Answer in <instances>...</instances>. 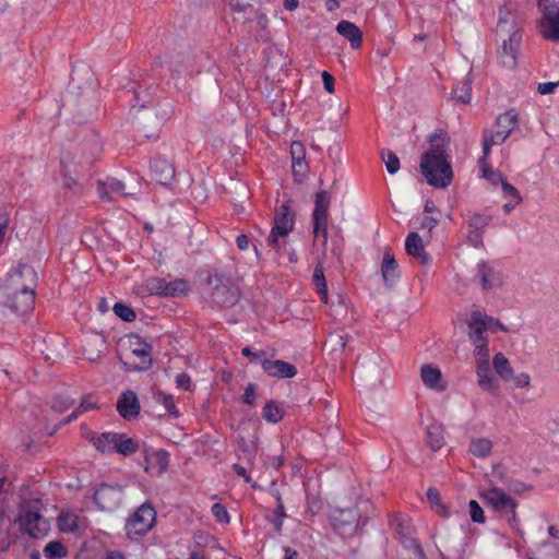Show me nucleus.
<instances>
[{
	"mask_svg": "<svg viewBox=\"0 0 559 559\" xmlns=\"http://www.w3.org/2000/svg\"><path fill=\"white\" fill-rule=\"evenodd\" d=\"M478 386L492 395L499 394V382L493 376L490 364L475 365Z\"/></svg>",
	"mask_w": 559,
	"mask_h": 559,
	"instance_id": "obj_20",
	"label": "nucleus"
},
{
	"mask_svg": "<svg viewBox=\"0 0 559 559\" xmlns=\"http://www.w3.org/2000/svg\"><path fill=\"white\" fill-rule=\"evenodd\" d=\"M336 32L349 41L353 49H358L361 46L362 33L354 23L341 21L336 25Z\"/></svg>",
	"mask_w": 559,
	"mask_h": 559,
	"instance_id": "obj_24",
	"label": "nucleus"
},
{
	"mask_svg": "<svg viewBox=\"0 0 559 559\" xmlns=\"http://www.w3.org/2000/svg\"><path fill=\"white\" fill-rule=\"evenodd\" d=\"M405 250L408 255L418 260L423 265L430 261L429 254L425 251L421 237L417 233H409L405 240Z\"/></svg>",
	"mask_w": 559,
	"mask_h": 559,
	"instance_id": "obj_22",
	"label": "nucleus"
},
{
	"mask_svg": "<svg viewBox=\"0 0 559 559\" xmlns=\"http://www.w3.org/2000/svg\"><path fill=\"white\" fill-rule=\"evenodd\" d=\"M44 554L48 559H61L67 556V549L60 542L53 540L45 546Z\"/></svg>",
	"mask_w": 559,
	"mask_h": 559,
	"instance_id": "obj_41",
	"label": "nucleus"
},
{
	"mask_svg": "<svg viewBox=\"0 0 559 559\" xmlns=\"http://www.w3.org/2000/svg\"><path fill=\"white\" fill-rule=\"evenodd\" d=\"M312 282L316 285L317 292L320 295L321 299L326 304L328 302V288L326 282L323 272V264L319 261L314 267V272L312 275Z\"/></svg>",
	"mask_w": 559,
	"mask_h": 559,
	"instance_id": "obj_32",
	"label": "nucleus"
},
{
	"mask_svg": "<svg viewBox=\"0 0 559 559\" xmlns=\"http://www.w3.org/2000/svg\"><path fill=\"white\" fill-rule=\"evenodd\" d=\"M96 407H97V404H96V401L94 400V397L92 395H86L82 399L78 408L75 411H73L67 417V419L63 421V424L71 423L72 420L76 419L80 414L91 411V409H94Z\"/></svg>",
	"mask_w": 559,
	"mask_h": 559,
	"instance_id": "obj_38",
	"label": "nucleus"
},
{
	"mask_svg": "<svg viewBox=\"0 0 559 559\" xmlns=\"http://www.w3.org/2000/svg\"><path fill=\"white\" fill-rule=\"evenodd\" d=\"M61 176H62L63 187L68 190H72L75 192L78 182L75 181V179L72 176H70V174L68 173V170L63 164H62V168H61Z\"/></svg>",
	"mask_w": 559,
	"mask_h": 559,
	"instance_id": "obj_56",
	"label": "nucleus"
},
{
	"mask_svg": "<svg viewBox=\"0 0 559 559\" xmlns=\"http://www.w3.org/2000/svg\"><path fill=\"white\" fill-rule=\"evenodd\" d=\"M484 231L479 229L468 228L467 241L475 248L483 246Z\"/></svg>",
	"mask_w": 559,
	"mask_h": 559,
	"instance_id": "obj_54",
	"label": "nucleus"
},
{
	"mask_svg": "<svg viewBox=\"0 0 559 559\" xmlns=\"http://www.w3.org/2000/svg\"><path fill=\"white\" fill-rule=\"evenodd\" d=\"M383 159H384L385 167H386V170L389 171V174L393 175V174L399 171V169H400V159H399V157L396 156L395 153L389 152L386 154V157L383 158Z\"/></svg>",
	"mask_w": 559,
	"mask_h": 559,
	"instance_id": "obj_51",
	"label": "nucleus"
},
{
	"mask_svg": "<svg viewBox=\"0 0 559 559\" xmlns=\"http://www.w3.org/2000/svg\"><path fill=\"white\" fill-rule=\"evenodd\" d=\"M469 516L473 522L475 523H485V515L481 507L478 504L477 501L471 500L469 503Z\"/></svg>",
	"mask_w": 559,
	"mask_h": 559,
	"instance_id": "obj_49",
	"label": "nucleus"
},
{
	"mask_svg": "<svg viewBox=\"0 0 559 559\" xmlns=\"http://www.w3.org/2000/svg\"><path fill=\"white\" fill-rule=\"evenodd\" d=\"M559 85L558 82H546V83H539L537 86V91L542 95H547L554 93L555 88Z\"/></svg>",
	"mask_w": 559,
	"mask_h": 559,
	"instance_id": "obj_61",
	"label": "nucleus"
},
{
	"mask_svg": "<svg viewBox=\"0 0 559 559\" xmlns=\"http://www.w3.org/2000/svg\"><path fill=\"white\" fill-rule=\"evenodd\" d=\"M176 383H177L178 388H181V389H185V390H189L190 389V384H191V380H190V377L187 373H179L176 377Z\"/></svg>",
	"mask_w": 559,
	"mask_h": 559,
	"instance_id": "obj_63",
	"label": "nucleus"
},
{
	"mask_svg": "<svg viewBox=\"0 0 559 559\" xmlns=\"http://www.w3.org/2000/svg\"><path fill=\"white\" fill-rule=\"evenodd\" d=\"M114 312L117 317L122 319L126 322H132L135 320V312L134 310L121 302H117L114 306Z\"/></svg>",
	"mask_w": 559,
	"mask_h": 559,
	"instance_id": "obj_45",
	"label": "nucleus"
},
{
	"mask_svg": "<svg viewBox=\"0 0 559 559\" xmlns=\"http://www.w3.org/2000/svg\"><path fill=\"white\" fill-rule=\"evenodd\" d=\"M145 287L150 294H152V295L155 294V295H160V296H165V292L167 289L166 281L164 278H159V277L147 278L145 282Z\"/></svg>",
	"mask_w": 559,
	"mask_h": 559,
	"instance_id": "obj_44",
	"label": "nucleus"
},
{
	"mask_svg": "<svg viewBox=\"0 0 559 559\" xmlns=\"http://www.w3.org/2000/svg\"><path fill=\"white\" fill-rule=\"evenodd\" d=\"M58 527L64 533L75 532L78 530V516L71 512H61L58 518Z\"/></svg>",
	"mask_w": 559,
	"mask_h": 559,
	"instance_id": "obj_36",
	"label": "nucleus"
},
{
	"mask_svg": "<svg viewBox=\"0 0 559 559\" xmlns=\"http://www.w3.org/2000/svg\"><path fill=\"white\" fill-rule=\"evenodd\" d=\"M153 400L157 404L163 405L170 416H173L174 418L179 417V411L177 409L174 397L171 395L166 394L162 391H156L153 393Z\"/></svg>",
	"mask_w": 559,
	"mask_h": 559,
	"instance_id": "obj_34",
	"label": "nucleus"
},
{
	"mask_svg": "<svg viewBox=\"0 0 559 559\" xmlns=\"http://www.w3.org/2000/svg\"><path fill=\"white\" fill-rule=\"evenodd\" d=\"M118 433L116 432H104L92 438L94 447L103 453H114L116 449V441Z\"/></svg>",
	"mask_w": 559,
	"mask_h": 559,
	"instance_id": "obj_28",
	"label": "nucleus"
},
{
	"mask_svg": "<svg viewBox=\"0 0 559 559\" xmlns=\"http://www.w3.org/2000/svg\"><path fill=\"white\" fill-rule=\"evenodd\" d=\"M477 274L480 278L481 287L485 290L501 287L503 284V274L487 261L478 263Z\"/></svg>",
	"mask_w": 559,
	"mask_h": 559,
	"instance_id": "obj_16",
	"label": "nucleus"
},
{
	"mask_svg": "<svg viewBox=\"0 0 559 559\" xmlns=\"http://www.w3.org/2000/svg\"><path fill=\"white\" fill-rule=\"evenodd\" d=\"M427 499L437 513L443 518L449 516L447 507L441 502L440 493L436 488L430 487L427 490Z\"/></svg>",
	"mask_w": 559,
	"mask_h": 559,
	"instance_id": "obj_39",
	"label": "nucleus"
},
{
	"mask_svg": "<svg viewBox=\"0 0 559 559\" xmlns=\"http://www.w3.org/2000/svg\"><path fill=\"white\" fill-rule=\"evenodd\" d=\"M493 444L488 438L472 439L469 452L478 459H487L492 453Z\"/></svg>",
	"mask_w": 559,
	"mask_h": 559,
	"instance_id": "obj_30",
	"label": "nucleus"
},
{
	"mask_svg": "<svg viewBox=\"0 0 559 559\" xmlns=\"http://www.w3.org/2000/svg\"><path fill=\"white\" fill-rule=\"evenodd\" d=\"M472 82L473 78L471 73H468L460 84L453 88L452 95L453 97L463 103V104H469L471 103V93H472Z\"/></svg>",
	"mask_w": 559,
	"mask_h": 559,
	"instance_id": "obj_31",
	"label": "nucleus"
},
{
	"mask_svg": "<svg viewBox=\"0 0 559 559\" xmlns=\"http://www.w3.org/2000/svg\"><path fill=\"white\" fill-rule=\"evenodd\" d=\"M139 450V442L132 438H128L123 433H118V439L116 441L115 452H118L122 455H131Z\"/></svg>",
	"mask_w": 559,
	"mask_h": 559,
	"instance_id": "obj_33",
	"label": "nucleus"
},
{
	"mask_svg": "<svg viewBox=\"0 0 559 559\" xmlns=\"http://www.w3.org/2000/svg\"><path fill=\"white\" fill-rule=\"evenodd\" d=\"M26 278L29 281L28 285H22L11 301V309L20 314H24L33 309L35 302V281L36 272L29 265H19L17 269L11 274L13 283L19 284L20 280Z\"/></svg>",
	"mask_w": 559,
	"mask_h": 559,
	"instance_id": "obj_3",
	"label": "nucleus"
},
{
	"mask_svg": "<svg viewBox=\"0 0 559 559\" xmlns=\"http://www.w3.org/2000/svg\"><path fill=\"white\" fill-rule=\"evenodd\" d=\"M490 221H491L490 215L474 213L468 216L467 225H468V228L479 229V230L484 231L485 228L489 225Z\"/></svg>",
	"mask_w": 559,
	"mask_h": 559,
	"instance_id": "obj_43",
	"label": "nucleus"
},
{
	"mask_svg": "<svg viewBox=\"0 0 559 559\" xmlns=\"http://www.w3.org/2000/svg\"><path fill=\"white\" fill-rule=\"evenodd\" d=\"M479 497L487 507L506 518L507 522L511 526H515L518 524L515 511L518 502L503 489L492 486L487 490L480 491Z\"/></svg>",
	"mask_w": 559,
	"mask_h": 559,
	"instance_id": "obj_5",
	"label": "nucleus"
},
{
	"mask_svg": "<svg viewBox=\"0 0 559 559\" xmlns=\"http://www.w3.org/2000/svg\"><path fill=\"white\" fill-rule=\"evenodd\" d=\"M492 366L498 376L507 382L513 378V368L511 367L508 358L502 353H497L492 359Z\"/></svg>",
	"mask_w": 559,
	"mask_h": 559,
	"instance_id": "obj_29",
	"label": "nucleus"
},
{
	"mask_svg": "<svg viewBox=\"0 0 559 559\" xmlns=\"http://www.w3.org/2000/svg\"><path fill=\"white\" fill-rule=\"evenodd\" d=\"M290 153L293 158V166H302L306 156L302 143L298 141L293 142L290 145Z\"/></svg>",
	"mask_w": 559,
	"mask_h": 559,
	"instance_id": "obj_46",
	"label": "nucleus"
},
{
	"mask_svg": "<svg viewBox=\"0 0 559 559\" xmlns=\"http://www.w3.org/2000/svg\"><path fill=\"white\" fill-rule=\"evenodd\" d=\"M420 170L427 182L436 188L448 187L453 178L451 165L448 163L441 145H433L423 154Z\"/></svg>",
	"mask_w": 559,
	"mask_h": 559,
	"instance_id": "obj_1",
	"label": "nucleus"
},
{
	"mask_svg": "<svg viewBox=\"0 0 559 559\" xmlns=\"http://www.w3.org/2000/svg\"><path fill=\"white\" fill-rule=\"evenodd\" d=\"M493 318L487 316L480 309H474L467 322V336L472 343L488 341L487 330L490 328Z\"/></svg>",
	"mask_w": 559,
	"mask_h": 559,
	"instance_id": "obj_14",
	"label": "nucleus"
},
{
	"mask_svg": "<svg viewBox=\"0 0 559 559\" xmlns=\"http://www.w3.org/2000/svg\"><path fill=\"white\" fill-rule=\"evenodd\" d=\"M518 121V114L514 110L500 115L496 120L497 130L495 132L485 130L483 133L484 155H489L492 145L502 144L516 127Z\"/></svg>",
	"mask_w": 559,
	"mask_h": 559,
	"instance_id": "obj_7",
	"label": "nucleus"
},
{
	"mask_svg": "<svg viewBox=\"0 0 559 559\" xmlns=\"http://www.w3.org/2000/svg\"><path fill=\"white\" fill-rule=\"evenodd\" d=\"M261 365L263 371L270 377L286 379L294 378L297 374V368L293 364L284 360H271L265 358L261 360Z\"/></svg>",
	"mask_w": 559,
	"mask_h": 559,
	"instance_id": "obj_17",
	"label": "nucleus"
},
{
	"mask_svg": "<svg viewBox=\"0 0 559 559\" xmlns=\"http://www.w3.org/2000/svg\"><path fill=\"white\" fill-rule=\"evenodd\" d=\"M167 289L165 296H182L189 290V283L185 280H175L173 282H166Z\"/></svg>",
	"mask_w": 559,
	"mask_h": 559,
	"instance_id": "obj_40",
	"label": "nucleus"
},
{
	"mask_svg": "<svg viewBox=\"0 0 559 559\" xmlns=\"http://www.w3.org/2000/svg\"><path fill=\"white\" fill-rule=\"evenodd\" d=\"M544 551L539 558L528 556V559H559V546L557 544H543Z\"/></svg>",
	"mask_w": 559,
	"mask_h": 559,
	"instance_id": "obj_48",
	"label": "nucleus"
},
{
	"mask_svg": "<svg viewBox=\"0 0 559 559\" xmlns=\"http://www.w3.org/2000/svg\"><path fill=\"white\" fill-rule=\"evenodd\" d=\"M16 521L20 530L34 539L45 537L50 531L49 522L38 511L37 500L21 503Z\"/></svg>",
	"mask_w": 559,
	"mask_h": 559,
	"instance_id": "obj_4",
	"label": "nucleus"
},
{
	"mask_svg": "<svg viewBox=\"0 0 559 559\" xmlns=\"http://www.w3.org/2000/svg\"><path fill=\"white\" fill-rule=\"evenodd\" d=\"M360 513L357 508L335 509L330 515L334 531L343 538L354 536L359 528Z\"/></svg>",
	"mask_w": 559,
	"mask_h": 559,
	"instance_id": "obj_9",
	"label": "nucleus"
},
{
	"mask_svg": "<svg viewBox=\"0 0 559 559\" xmlns=\"http://www.w3.org/2000/svg\"><path fill=\"white\" fill-rule=\"evenodd\" d=\"M294 212L287 204H282L275 212L274 226L266 238L267 246L278 249L280 237H286L294 228Z\"/></svg>",
	"mask_w": 559,
	"mask_h": 559,
	"instance_id": "obj_10",
	"label": "nucleus"
},
{
	"mask_svg": "<svg viewBox=\"0 0 559 559\" xmlns=\"http://www.w3.org/2000/svg\"><path fill=\"white\" fill-rule=\"evenodd\" d=\"M474 344L473 355L476 360V365L489 364V348L488 341L476 342Z\"/></svg>",
	"mask_w": 559,
	"mask_h": 559,
	"instance_id": "obj_42",
	"label": "nucleus"
},
{
	"mask_svg": "<svg viewBox=\"0 0 559 559\" xmlns=\"http://www.w3.org/2000/svg\"><path fill=\"white\" fill-rule=\"evenodd\" d=\"M146 472L155 471L156 475H162L166 472L169 465V453L163 449L152 452L145 456Z\"/></svg>",
	"mask_w": 559,
	"mask_h": 559,
	"instance_id": "obj_25",
	"label": "nucleus"
},
{
	"mask_svg": "<svg viewBox=\"0 0 559 559\" xmlns=\"http://www.w3.org/2000/svg\"><path fill=\"white\" fill-rule=\"evenodd\" d=\"M329 345L333 352H343L346 347V338L342 335L332 336L329 341Z\"/></svg>",
	"mask_w": 559,
	"mask_h": 559,
	"instance_id": "obj_57",
	"label": "nucleus"
},
{
	"mask_svg": "<svg viewBox=\"0 0 559 559\" xmlns=\"http://www.w3.org/2000/svg\"><path fill=\"white\" fill-rule=\"evenodd\" d=\"M539 23L540 35L550 41L559 43V9L557 5H546Z\"/></svg>",
	"mask_w": 559,
	"mask_h": 559,
	"instance_id": "obj_15",
	"label": "nucleus"
},
{
	"mask_svg": "<svg viewBox=\"0 0 559 559\" xmlns=\"http://www.w3.org/2000/svg\"><path fill=\"white\" fill-rule=\"evenodd\" d=\"M156 521V511L145 502L128 519L126 524L127 535L131 539H138L150 532Z\"/></svg>",
	"mask_w": 559,
	"mask_h": 559,
	"instance_id": "obj_8",
	"label": "nucleus"
},
{
	"mask_svg": "<svg viewBox=\"0 0 559 559\" xmlns=\"http://www.w3.org/2000/svg\"><path fill=\"white\" fill-rule=\"evenodd\" d=\"M255 399V385L253 383H249L245 390L242 401L248 405H252Z\"/></svg>",
	"mask_w": 559,
	"mask_h": 559,
	"instance_id": "obj_60",
	"label": "nucleus"
},
{
	"mask_svg": "<svg viewBox=\"0 0 559 559\" xmlns=\"http://www.w3.org/2000/svg\"><path fill=\"white\" fill-rule=\"evenodd\" d=\"M426 442L432 451H438L444 445L443 426L439 423H431L426 428Z\"/></svg>",
	"mask_w": 559,
	"mask_h": 559,
	"instance_id": "obj_27",
	"label": "nucleus"
},
{
	"mask_svg": "<svg viewBox=\"0 0 559 559\" xmlns=\"http://www.w3.org/2000/svg\"><path fill=\"white\" fill-rule=\"evenodd\" d=\"M501 188L506 198H512L515 201V204H520L522 202V197L519 190L510 185L507 180L502 181Z\"/></svg>",
	"mask_w": 559,
	"mask_h": 559,
	"instance_id": "obj_50",
	"label": "nucleus"
},
{
	"mask_svg": "<svg viewBox=\"0 0 559 559\" xmlns=\"http://www.w3.org/2000/svg\"><path fill=\"white\" fill-rule=\"evenodd\" d=\"M73 404V401L64 396H56L52 401L51 407L58 413H62Z\"/></svg>",
	"mask_w": 559,
	"mask_h": 559,
	"instance_id": "obj_52",
	"label": "nucleus"
},
{
	"mask_svg": "<svg viewBox=\"0 0 559 559\" xmlns=\"http://www.w3.org/2000/svg\"><path fill=\"white\" fill-rule=\"evenodd\" d=\"M122 488L102 484L94 493V501L97 507L107 512L115 511L122 501Z\"/></svg>",
	"mask_w": 559,
	"mask_h": 559,
	"instance_id": "obj_13",
	"label": "nucleus"
},
{
	"mask_svg": "<svg viewBox=\"0 0 559 559\" xmlns=\"http://www.w3.org/2000/svg\"><path fill=\"white\" fill-rule=\"evenodd\" d=\"M487 157L488 155L483 154V156L478 159V164L484 177L492 185H497L498 182L502 183V181H504L506 178L500 171L493 170L489 167V165L487 164Z\"/></svg>",
	"mask_w": 559,
	"mask_h": 559,
	"instance_id": "obj_35",
	"label": "nucleus"
},
{
	"mask_svg": "<svg viewBox=\"0 0 559 559\" xmlns=\"http://www.w3.org/2000/svg\"><path fill=\"white\" fill-rule=\"evenodd\" d=\"M242 355L251 358L252 360H257V361H260L265 359L264 356H265V353L264 352H259V353H253L251 352V349L249 347H245L242 348L241 350Z\"/></svg>",
	"mask_w": 559,
	"mask_h": 559,
	"instance_id": "obj_64",
	"label": "nucleus"
},
{
	"mask_svg": "<svg viewBox=\"0 0 559 559\" xmlns=\"http://www.w3.org/2000/svg\"><path fill=\"white\" fill-rule=\"evenodd\" d=\"M418 219H419L420 228H428L429 230H431L439 223L440 215H436V216L423 215Z\"/></svg>",
	"mask_w": 559,
	"mask_h": 559,
	"instance_id": "obj_58",
	"label": "nucleus"
},
{
	"mask_svg": "<svg viewBox=\"0 0 559 559\" xmlns=\"http://www.w3.org/2000/svg\"><path fill=\"white\" fill-rule=\"evenodd\" d=\"M511 381L515 384L516 388H527L531 382V378L527 373L522 372L520 374H514Z\"/></svg>",
	"mask_w": 559,
	"mask_h": 559,
	"instance_id": "obj_59",
	"label": "nucleus"
},
{
	"mask_svg": "<svg viewBox=\"0 0 559 559\" xmlns=\"http://www.w3.org/2000/svg\"><path fill=\"white\" fill-rule=\"evenodd\" d=\"M276 500H277V507H276L275 516L272 520V523H273V526H274L275 531L277 533H281L282 532V527H283V521H284L286 514H285V511H284V503L282 501V498H281L280 493H277Z\"/></svg>",
	"mask_w": 559,
	"mask_h": 559,
	"instance_id": "obj_47",
	"label": "nucleus"
},
{
	"mask_svg": "<svg viewBox=\"0 0 559 559\" xmlns=\"http://www.w3.org/2000/svg\"><path fill=\"white\" fill-rule=\"evenodd\" d=\"M129 344H130V350L131 354L135 357L140 358V362H130V361H123V365L127 370L132 371H142L146 370L152 365V345L146 343L141 336L139 335H130L129 336Z\"/></svg>",
	"mask_w": 559,
	"mask_h": 559,
	"instance_id": "obj_12",
	"label": "nucleus"
},
{
	"mask_svg": "<svg viewBox=\"0 0 559 559\" xmlns=\"http://www.w3.org/2000/svg\"><path fill=\"white\" fill-rule=\"evenodd\" d=\"M211 289L210 298L219 308H229L236 305L240 298L238 287L229 280L219 274H212L207 278Z\"/></svg>",
	"mask_w": 559,
	"mask_h": 559,
	"instance_id": "obj_6",
	"label": "nucleus"
},
{
	"mask_svg": "<svg viewBox=\"0 0 559 559\" xmlns=\"http://www.w3.org/2000/svg\"><path fill=\"white\" fill-rule=\"evenodd\" d=\"M168 63L175 68H180L190 64L191 58L188 53H178L177 56L169 55Z\"/></svg>",
	"mask_w": 559,
	"mask_h": 559,
	"instance_id": "obj_55",
	"label": "nucleus"
},
{
	"mask_svg": "<svg viewBox=\"0 0 559 559\" xmlns=\"http://www.w3.org/2000/svg\"><path fill=\"white\" fill-rule=\"evenodd\" d=\"M151 171L155 180L162 186H169L176 176L175 167L164 158H156L151 164Z\"/></svg>",
	"mask_w": 559,
	"mask_h": 559,
	"instance_id": "obj_21",
	"label": "nucleus"
},
{
	"mask_svg": "<svg viewBox=\"0 0 559 559\" xmlns=\"http://www.w3.org/2000/svg\"><path fill=\"white\" fill-rule=\"evenodd\" d=\"M262 417L269 423L276 424L283 418V411L276 402L270 401L263 407Z\"/></svg>",
	"mask_w": 559,
	"mask_h": 559,
	"instance_id": "obj_37",
	"label": "nucleus"
},
{
	"mask_svg": "<svg viewBox=\"0 0 559 559\" xmlns=\"http://www.w3.org/2000/svg\"><path fill=\"white\" fill-rule=\"evenodd\" d=\"M321 76H322V81H323L325 91L328 93H333L334 92V78L328 71H323Z\"/></svg>",
	"mask_w": 559,
	"mask_h": 559,
	"instance_id": "obj_62",
	"label": "nucleus"
},
{
	"mask_svg": "<svg viewBox=\"0 0 559 559\" xmlns=\"http://www.w3.org/2000/svg\"><path fill=\"white\" fill-rule=\"evenodd\" d=\"M213 516L221 523H228L229 515L226 508L221 503H215L212 507Z\"/></svg>",
	"mask_w": 559,
	"mask_h": 559,
	"instance_id": "obj_53",
	"label": "nucleus"
},
{
	"mask_svg": "<svg viewBox=\"0 0 559 559\" xmlns=\"http://www.w3.org/2000/svg\"><path fill=\"white\" fill-rule=\"evenodd\" d=\"M381 273L386 285L392 286L400 278L399 264L390 250H385L381 263Z\"/></svg>",
	"mask_w": 559,
	"mask_h": 559,
	"instance_id": "obj_23",
	"label": "nucleus"
},
{
	"mask_svg": "<svg viewBox=\"0 0 559 559\" xmlns=\"http://www.w3.org/2000/svg\"><path fill=\"white\" fill-rule=\"evenodd\" d=\"M109 192L118 193L123 197L134 195L135 191H126V183L116 178H107L98 182V194L102 199H110Z\"/></svg>",
	"mask_w": 559,
	"mask_h": 559,
	"instance_id": "obj_26",
	"label": "nucleus"
},
{
	"mask_svg": "<svg viewBox=\"0 0 559 559\" xmlns=\"http://www.w3.org/2000/svg\"><path fill=\"white\" fill-rule=\"evenodd\" d=\"M420 379L424 385L437 392H443L447 384L443 382L441 370L432 364H425L420 368Z\"/></svg>",
	"mask_w": 559,
	"mask_h": 559,
	"instance_id": "obj_19",
	"label": "nucleus"
},
{
	"mask_svg": "<svg viewBox=\"0 0 559 559\" xmlns=\"http://www.w3.org/2000/svg\"><path fill=\"white\" fill-rule=\"evenodd\" d=\"M497 34L500 36L509 35L508 39H503L502 48L500 51V59L504 67L513 69L518 62L522 35L509 13H507L506 16L500 14V20L497 26Z\"/></svg>",
	"mask_w": 559,
	"mask_h": 559,
	"instance_id": "obj_2",
	"label": "nucleus"
},
{
	"mask_svg": "<svg viewBox=\"0 0 559 559\" xmlns=\"http://www.w3.org/2000/svg\"><path fill=\"white\" fill-rule=\"evenodd\" d=\"M331 195L328 191L321 190L316 194L314 210L312 213L314 237L322 235L324 246L328 242V211Z\"/></svg>",
	"mask_w": 559,
	"mask_h": 559,
	"instance_id": "obj_11",
	"label": "nucleus"
},
{
	"mask_svg": "<svg viewBox=\"0 0 559 559\" xmlns=\"http://www.w3.org/2000/svg\"><path fill=\"white\" fill-rule=\"evenodd\" d=\"M117 411L124 419H133L140 413V402L133 391H126L121 393L117 402Z\"/></svg>",
	"mask_w": 559,
	"mask_h": 559,
	"instance_id": "obj_18",
	"label": "nucleus"
}]
</instances>
